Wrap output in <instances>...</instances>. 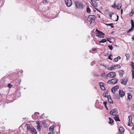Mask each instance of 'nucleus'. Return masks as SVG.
<instances>
[{"label":"nucleus","mask_w":134,"mask_h":134,"mask_svg":"<svg viewBox=\"0 0 134 134\" xmlns=\"http://www.w3.org/2000/svg\"><path fill=\"white\" fill-rule=\"evenodd\" d=\"M96 31L97 32V34L96 35V36H97L99 38H103L104 37V35L105 34L103 32L98 30L97 29L96 30Z\"/></svg>","instance_id":"1"},{"label":"nucleus","mask_w":134,"mask_h":134,"mask_svg":"<svg viewBox=\"0 0 134 134\" xmlns=\"http://www.w3.org/2000/svg\"><path fill=\"white\" fill-rule=\"evenodd\" d=\"M94 15H90L89 16L88 19V21L90 23V24H92V23H94L95 20V19L94 17Z\"/></svg>","instance_id":"2"},{"label":"nucleus","mask_w":134,"mask_h":134,"mask_svg":"<svg viewBox=\"0 0 134 134\" xmlns=\"http://www.w3.org/2000/svg\"><path fill=\"white\" fill-rule=\"evenodd\" d=\"M118 113L117 109L116 108L111 110L110 112V114L114 116L118 115Z\"/></svg>","instance_id":"3"},{"label":"nucleus","mask_w":134,"mask_h":134,"mask_svg":"<svg viewBox=\"0 0 134 134\" xmlns=\"http://www.w3.org/2000/svg\"><path fill=\"white\" fill-rule=\"evenodd\" d=\"M76 8L79 9H83L85 7V5H84L79 2L76 3Z\"/></svg>","instance_id":"4"},{"label":"nucleus","mask_w":134,"mask_h":134,"mask_svg":"<svg viewBox=\"0 0 134 134\" xmlns=\"http://www.w3.org/2000/svg\"><path fill=\"white\" fill-rule=\"evenodd\" d=\"M116 75L114 72H111L108 73L107 75V77L113 78L116 76Z\"/></svg>","instance_id":"5"},{"label":"nucleus","mask_w":134,"mask_h":134,"mask_svg":"<svg viewBox=\"0 0 134 134\" xmlns=\"http://www.w3.org/2000/svg\"><path fill=\"white\" fill-rule=\"evenodd\" d=\"M65 3L67 6L68 7L70 6L72 4L71 0H65Z\"/></svg>","instance_id":"6"},{"label":"nucleus","mask_w":134,"mask_h":134,"mask_svg":"<svg viewBox=\"0 0 134 134\" xmlns=\"http://www.w3.org/2000/svg\"><path fill=\"white\" fill-rule=\"evenodd\" d=\"M119 88V86L117 85L112 87L111 89V90L112 93L114 94L116 90Z\"/></svg>","instance_id":"7"},{"label":"nucleus","mask_w":134,"mask_h":134,"mask_svg":"<svg viewBox=\"0 0 134 134\" xmlns=\"http://www.w3.org/2000/svg\"><path fill=\"white\" fill-rule=\"evenodd\" d=\"M30 132L32 134H37V132L36 131V129L34 127H31L30 129Z\"/></svg>","instance_id":"8"},{"label":"nucleus","mask_w":134,"mask_h":134,"mask_svg":"<svg viewBox=\"0 0 134 134\" xmlns=\"http://www.w3.org/2000/svg\"><path fill=\"white\" fill-rule=\"evenodd\" d=\"M119 95L121 97H123L125 95L124 92L122 90H120L119 91Z\"/></svg>","instance_id":"9"},{"label":"nucleus","mask_w":134,"mask_h":134,"mask_svg":"<svg viewBox=\"0 0 134 134\" xmlns=\"http://www.w3.org/2000/svg\"><path fill=\"white\" fill-rule=\"evenodd\" d=\"M121 82L124 85H126L127 82V78H125L124 79H121Z\"/></svg>","instance_id":"10"},{"label":"nucleus","mask_w":134,"mask_h":134,"mask_svg":"<svg viewBox=\"0 0 134 134\" xmlns=\"http://www.w3.org/2000/svg\"><path fill=\"white\" fill-rule=\"evenodd\" d=\"M114 119L116 121H120V120L119 118V115H115V116L114 117Z\"/></svg>","instance_id":"11"},{"label":"nucleus","mask_w":134,"mask_h":134,"mask_svg":"<svg viewBox=\"0 0 134 134\" xmlns=\"http://www.w3.org/2000/svg\"><path fill=\"white\" fill-rule=\"evenodd\" d=\"M112 84H115L117 82L118 79H114L111 80Z\"/></svg>","instance_id":"12"},{"label":"nucleus","mask_w":134,"mask_h":134,"mask_svg":"<svg viewBox=\"0 0 134 134\" xmlns=\"http://www.w3.org/2000/svg\"><path fill=\"white\" fill-rule=\"evenodd\" d=\"M119 74L120 76L122 77L123 75L124 74V72L122 70H120L119 71Z\"/></svg>","instance_id":"13"},{"label":"nucleus","mask_w":134,"mask_h":134,"mask_svg":"<svg viewBox=\"0 0 134 134\" xmlns=\"http://www.w3.org/2000/svg\"><path fill=\"white\" fill-rule=\"evenodd\" d=\"M91 2H92V4H93V6L95 7H97V4L96 2L94 1L91 0Z\"/></svg>","instance_id":"14"},{"label":"nucleus","mask_w":134,"mask_h":134,"mask_svg":"<svg viewBox=\"0 0 134 134\" xmlns=\"http://www.w3.org/2000/svg\"><path fill=\"white\" fill-rule=\"evenodd\" d=\"M121 5L120 4H118L116 6V8L117 9L119 10L121 8Z\"/></svg>","instance_id":"15"},{"label":"nucleus","mask_w":134,"mask_h":134,"mask_svg":"<svg viewBox=\"0 0 134 134\" xmlns=\"http://www.w3.org/2000/svg\"><path fill=\"white\" fill-rule=\"evenodd\" d=\"M114 67L115 68V69H117V68H120L121 66L119 64H118L116 65H114Z\"/></svg>","instance_id":"16"},{"label":"nucleus","mask_w":134,"mask_h":134,"mask_svg":"<svg viewBox=\"0 0 134 134\" xmlns=\"http://www.w3.org/2000/svg\"><path fill=\"white\" fill-rule=\"evenodd\" d=\"M109 119L110 120L109 122L110 124H113L114 122V121L111 118L109 117Z\"/></svg>","instance_id":"17"},{"label":"nucleus","mask_w":134,"mask_h":134,"mask_svg":"<svg viewBox=\"0 0 134 134\" xmlns=\"http://www.w3.org/2000/svg\"><path fill=\"white\" fill-rule=\"evenodd\" d=\"M106 94V93H104L103 94V96L105 97H107L108 98H110V95H108V96H107Z\"/></svg>","instance_id":"18"},{"label":"nucleus","mask_w":134,"mask_h":134,"mask_svg":"<svg viewBox=\"0 0 134 134\" xmlns=\"http://www.w3.org/2000/svg\"><path fill=\"white\" fill-rule=\"evenodd\" d=\"M124 130L122 127H120L119 128V130L120 131L121 133L123 132L124 131Z\"/></svg>","instance_id":"19"},{"label":"nucleus","mask_w":134,"mask_h":134,"mask_svg":"<svg viewBox=\"0 0 134 134\" xmlns=\"http://www.w3.org/2000/svg\"><path fill=\"white\" fill-rule=\"evenodd\" d=\"M127 95L128 99L130 100L131 98L132 97V96L131 95V94L130 93H128L127 94Z\"/></svg>","instance_id":"20"},{"label":"nucleus","mask_w":134,"mask_h":134,"mask_svg":"<svg viewBox=\"0 0 134 134\" xmlns=\"http://www.w3.org/2000/svg\"><path fill=\"white\" fill-rule=\"evenodd\" d=\"M134 13V9H131V12L130 13V16H132L133 14Z\"/></svg>","instance_id":"21"},{"label":"nucleus","mask_w":134,"mask_h":134,"mask_svg":"<svg viewBox=\"0 0 134 134\" xmlns=\"http://www.w3.org/2000/svg\"><path fill=\"white\" fill-rule=\"evenodd\" d=\"M2 96V99H5L7 97V96L6 95L4 94V95H2V96Z\"/></svg>","instance_id":"22"},{"label":"nucleus","mask_w":134,"mask_h":134,"mask_svg":"<svg viewBox=\"0 0 134 134\" xmlns=\"http://www.w3.org/2000/svg\"><path fill=\"white\" fill-rule=\"evenodd\" d=\"M120 96L118 94H115L114 95V97L116 99H119L120 98Z\"/></svg>","instance_id":"23"},{"label":"nucleus","mask_w":134,"mask_h":134,"mask_svg":"<svg viewBox=\"0 0 134 134\" xmlns=\"http://www.w3.org/2000/svg\"><path fill=\"white\" fill-rule=\"evenodd\" d=\"M108 101L111 104H113V101L111 99V98L110 97V98H108Z\"/></svg>","instance_id":"24"},{"label":"nucleus","mask_w":134,"mask_h":134,"mask_svg":"<svg viewBox=\"0 0 134 134\" xmlns=\"http://www.w3.org/2000/svg\"><path fill=\"white\" fill-rule=\"evenodd\" d=\"M107 40L105 39H103L102 40L100 41H99V43H104L106 42Z\"/></svg>","instance_id":"25"},{"label":"nucleus","mask_w":134,"mask_h":134,"mask_svg":"<svg viewBox=\"0 0 134 134\" xmlns=\"http://www.w3.org/2000/svg\"><path fill=\"white\" fill-rule=\"evenodd\" d=\"M131 25L132 28H134V22L132 19L131 20Z\"/></svg>","instance_id":"26"},{"label":"nucleus","mask_w":134,"mask_h":134,"mask_svg":"<svg viewBox=\"0 0 134 134\" xmlns=\"http://www.w3.org/2000/svg\"><path fill=\"white\" fill-rule=\"evenodd\" d=\"M108 70H113L115 69V68L113 66H112L111 67L108 68Z\"/></svg>","instance_id":"27"},{"label":"nucleus","mask_w":134,"mask_h":134,"mask_svg":"<svg viewBox=\"0 0 134 134\" xmlns=\"http://www.w3.org/2000/svg\"><path fill=\"white\" fill-rule=\"evenodd\" d=\"M108 26H111V28H113L114 26L113 25V23H110L109 24H106Z\"/></svg>","instance_id":"28"},{"label":"nucleus","mask_w":134,"mask_h":134,"mask_svg":"<svg viewBox=\"0 0 134 134\" xmlns=\"http://www.w3.org/2000/svg\"><path fill=\"white\" fill-rule=\"evenodd\" d=\"M125 56H126V59H129L130 58V54H125Z\"/></svg>","instance_id":"29"},{"label":"nucleus","mask_w":134,"mask_h":134,"mask_svg":"<svg viewBox=\"0 0 134 134\" xmlns=\"http://www.w3.org/2000/svg\"><path fill=\"white\" fill-rule=\"evenodd\" d=\"M91 11V9L89 7H87V13H90Z\"/></svg>","instance_id":"30"},{"label":"nucleus","mask_w":134,"mask_h":134,"mask_svg":"<svg viewBox=\"0 0 134 134\" xmlns=\"http://www.w3.org/2000/svg\"><path fill=\"white\" fill-rule=\"evenodd\" d=\"M116 7V3L115 2H114V5L112 6V7L113 8H115Z\"/></svg>","instance_id":"31"},{"label":"nucleus","mask_w":134,"mask_h":134,"mask_svg":"<svg viewBox=\"0 0 134 134\" xmlns=\"http://www.w3.org/2000/svg\"><path fill=\"white\" fill-rule=\"evenodd\" d=\"M107 102H106V101H105V102H103V104H104V105L105 106V107H106V109H108V108H107Z\"/></svg>","instance_id":"32"},{"label":"nucleus","mask_w":134,"mask_h":134,"mask_svg":"<svg viewBox=\"0 0 134 134\" xmlns=\"http://www.w3.org/2000/svg\"><path fill=\"white\" fill-rule=\"evenodd\" d=\"M132 125H133V124H132V122H131L130 121H129V123L128 124V126H132Z\"/></svg>","instance_id":"33"},{"label":"nucleus","mask_w":134,"mask_h":134,"mask_svg":"<svg viewBox=\"0 0 134 134\" xmlns=\"http://www.w3.org/2000/svg\"><path fill=\"white\" fill-rule=\"evenodd\" d=\"M99 84L100 87L104 86V83L103 82H99Z\"/></svg>","instance_id":"34"},{"label":"nucleus","mask_w":134,"mask_h":134,"mask_svg":"<svg viewBox=\"0 0 134 134\" xmlns=\"http://www.w3.org/2000/svg\"><path fill=\"white\" fill-rule=\"evenodd\" d=\"M42 124L45 127H47V125L45 122H43Z\"/></svg>","instance_id":"35"},{"label":"nucleus","mask_w":134,"mask_h":134,"mask_svg":"<svg viewBox=\"0 0 134 134\" xmlns=\"http://www.w3.org/2000/svg\"><path fill=\"white\" fill-rule=\"evenodd\" d=\"M128 117L129 119V121L131 122L132 120V118L131 116H129Z\"/></svg>","instance_id":"36"},{"label":"nucleus","mask_w":134,"mask_h":134,"mask_svg":"<svg viewBox=\"0 0 134 134\" xmlns=\"http://www.w3.org/2000/svg\"><path fill=\"white\" fill-rule=\"evenodd\" d=\"M27 131L29 130L30 128V124H27Z\"/></svg>","instance_id":"37"},{"label":"nucleus","mask_w":134,"mask_h":134,"mask_svg":"<svg viewBox=\"0 0 134 134\" xmlns=\"http://www.w3.org/2000/svg\"><path fill=\"white\" fill-rule=\"evenodd\" d=\"M131 110L134 111V104H133L131 105Z\"/></svg>","instance_id":"38"},{"label":"nucleus","mask_w":134,"mask_h":134,"mask_svg":"<svg viewBox=\"0 0 134 134\" xmlns=\"http://www.w3.org/2000/svg\"><path fill=\"white\" fill-rule=\"evenodd\" d=\"M109 48L111 50H112L113 49V47L112 45H109L108 46Z\"/></svg>","instance_id":"39"},{"label":"nucleus","mask_w":134,"mask_h":134,"mask_svg":"<svg viewBox=\"0 0 134 134\" xmlns=\"http://www.w3.org/2000/svg\"><path fill=\"white\" fill-rule=\"evenodd\" d=\"M132 76L133 79H134V70H132Z\"/></svg>","instance_id":"40"},{"label":"nucleus","mask_w":134,"mask_h":134,"mask_svg":"<svg viewBox=\"0 0 134 134\" xmlns=\"http://www.w3.org/2000/svg\"><path fill=\"white\" fill-rule=\"evenodd\" d=\"M43 3L45 4H46L48 3V2L47 0H44L43 1Z\"/></svg>","instance_id":"41"},{"label":"nucleus","mask_w":134,"mask_h":134,"mask_svg":"<svg viewBox=\"0 0 134 134\" xmlns=\"http://www.w3.org/2000/svg\"><path fill=\"white\" fill-rule=\"evenodd\" d=\"M49 129L50 131H53L54 130V128H53L51 127H50L49 128Z\"/></svg>","instance_id":"42"},{"label":"nucleus","mask_w":134,"mask_h":134,"mask_svg":"<svg viewBox=\"0 0 134 134\" xmlns=\"http://www.w3.org/2000/svg\"><path fill=\"white\" fill-rule=\"evenodd\" d=\"M13 85L10 84V83H9L8 84V86L9 87V88H11V87Z\"/></svg>","instance_id":"43"},{"label":"nucleus","mask_w":134,"mask_h":134,"mask_svg":"<svg viewBox=\"0 0 134 134\" xmlns=\"http://www.w3.org/2000/svg\"><path fill=\"white\" fill-rule=\"evenodd\" d=\"M112 54H110L108 57V59L112 60V59L111 58V57L112 56Z\"/></svg>","instance_id":"44"},{"label":"nucleus","mask_w":134,"mask_h":134,"mask_svg":"<svg viewBox=\"0 0 134 134\" xmlns=\"http://www.w3.org/2000/svg\"><path fill=\"white\" fill-rule=\"evenodd\" d=\"M36 123L38 124L37 125L39 127V125H40V122L39 121H37L36 122Z\"/></svg>","instance_id":"45"},{"label":"nucleus","mask_w":134,"mask_h":134,"mask_svg":"<svg viewBox=\"0 0 134 134\" xmlns=\"http://www.w3.org/2000/svg\"><path fill=\"white\" fill-rule=\"evenodd\" d=\"M37 128H38V129H37L39 131H40L41 130V129L40 128V125H39V127L38 126V125H37Z\"/></svg>","instance_id":"46"},{"label":"nucleus","mask_w":134,"mask_h":134,"mask_svg":"<svg viewBox=\"0 0 134 134\" xmlns=\"http://www.w3.org/2000/svg\"><path fill=\"white\" fill-rule=\"evenodd\" d=\"M100 88L102 90H105V88L104 86L100 87Z\"/></svg>","instance_id":"47"},{"label":"nucleus","mask_w":134,"mask_h":134,"mask_svg":"<svg viewBox=\"0 0 134 134\" xmlns=\"http://www.w3.org/2000/svg\"><path fill=\"white\" fill-rule=\"evenodd\" d=\"M111 39L110 38H107V40L110 43H111L112 42L110 41Z\"/></svg>","instance_id":"48"},{"label":"nucleus","mask_w":134,"mask_h":134,"mask_svg":"<svg viewBox=\"0 0 134 134\" xmlns=\"http://www.w3.org/2000/svg\"><path fill=\"white\" fill-rule=\"evenodd\" d=\"M131 67L134 66V63L132 62H131Z\"/></svg>","instance_id":"49"},{"label":"nucleus","mask_w":134,"mask_h":134,"mask_svg":"<svg viewBox=\"0 0 134 134\" xmlns=\"http://www.w3.org/2000/svg\"><path fill=\"white\" fill-rule=\"evenodd\" d=\"M111 82V80H109L107 81V83L109 84H112Z\"/></svg>","instance_id":"50"},{"label":"nucleus","mask_w":134,"mask_h":134,"mask_svg":"<svg viewBox=\"0 0 134 134\" xmlns=\"http://www.w3.org/2000/svg\"><path fill=\"white\" fill-rule=\"evenodd\" d=\"M113 60H114V62H117L118 61V59L117 58H115Z\"/></svg>","instance_id":"51"},{"label":"nucleus","mask_w":134,"mask_h":134,"mask_svg":"<svg viewBox=\"0 0 134 134\" xmlns=\"http://www.w3.org/2000/svg\"><path fill=\"white\" fill-rule=\"evenodd\" d=\"M134 28H132V27H131V28L129 30H130V31H132L133 30Z\"/></svg>","instance_id":"52"},{"label":"nucleus","mask_w":134,"mask_h":134,"mask_svg":"<svg viewBox=\"0 0 134 134\" xmlns=\"http://www.w3.org/2000/svg\"><path fill=\"white\" fill-rule=\"evenodd\" d=\"M117 19L115 21H118V20L119 19V16L118 15H117Z\"/></svg>","instance_id":"53"},{"label":"nucleus","mask_w":134,"mask_h":134,"mask_svg":"<svg viewBox=\"0 0 134 134\" xmlns=\"http://www.w3.org/2000/svg\"><path fill=\"white\" fill-rule=\"evenodd\" d=\"M113 13H112L111 14H110L109 15V17L110 18H112V15H113Z\"/></svg>","instance_id":"54"},{"label":"nucleus","mask_w":134,"mask_h":134,"mask_svg":"<svg viewBox=\"0 0 134 134\" xmlns=\"http://www.w3.org/2000/svg\"><path fill=\"white\" fill-rule=\"evenodd\" d=\"M117 58L118 59V60L119 59H121V57L120 56H119L117 57Z\"/></svg>","instance_id":"55"},{"label":"nucleus","mask_w":134,"mask_h":134,"mask_svg":"<svg viewBox=\"0 0 134 134\" xmlns=\"http://www.w3.org/2000/svg\"><path fill=\"white\" fill-rule=\"evenodd\" d=\"M105 74L104 73H103V74H102V77H104V76H105Z\"/></svg>","instance_id":"56"},{"label":"nucleus","mask_w":134,"mask_h":134,"mask_svg":"<svg viewBox=\"0 0 134 134\" xmlns=\"http://www.w3.org/2000/svg\"><path fill=\"white\" fill-rule=\"evenodd\" d=\"M96 50H97V49L96 48H95V49L93 48L92 49L93 51H94Z\"/></svg>","instance_id":"57"},{"label":"nucleus","mask_w":134,"mask_h":134,"mask_svg":"<svg viewBox=\"0 0 134 134\" xmlns=\"http://www.w3.org/2000/svg\"><path fill=\"white\" fill-rule=\"evenodd\" d=\"M95 9L96 10H97V11H98L100 12H101L98 9H97L96 8H95Z\"/></svg>","instance_id":"58"},{"label":"nucleus","mask_w":134,"mask_h":134,"mask_svg":"<svg viewBox=\"0 0 134 134\" xmlns=\"http://www.w3.org/2000/svg\"><path fill=\"white\" fill-rule=\"evenodd\" d=\"M49 134H53V132H49Z\"/></svg>","instance_id":"59"},{"label":"nucleus","mask_w":134,"mask_h":134,"mask_svg":"<svg viewBox=\"0 0 134 134\" xmlns=\"http://www.w3.org/2000/svg\"><path fill=\"white\" fill-rule=\"evenodd\" d=\"M130 30H129L128 31H127V33H129L130 32Z\"/></svg>","instance_id":"60"},{"label":"nucleus","mask_w":134,"mask_h":134,"mask_svg":"<svg viewBox=\"0 0 134 134\" xmlns=\"http://www.w3.org/2000/svg\"><path fill=\"white\" fill-rule=\"evenodd\" d=\"M122 12H123L122 10V9H121V14H122Z\"/></svg>","instance_id":"61"},{"label":"nucleus","mask_w":134,"mask_h":134,"mask_svg":"<svg viewBox=\"0 0 134 134\" xmlns=\"http://www.w3.org/2000/svg\"><path fill=\"white\" fill-rule=\"evenodd\" d=\"M132 39L133 40H134V36H133V37H132Z\"/></svg>","instance_id":"62"},{"label":"nucleus","mask_w":134,"mask_h":134,"mask_svg":"<svg viewBox=\"0 0 134 134\" xmlns=\"http://www.w3.org/2000/svg\"><path fill=\"white\" fill-rule=\"evenodd\" d=\"M108 91H106V92L105 93H106V94H108Z\"/></svg>","instance_id":"63"},{"label":"nucleus","mask_w":134,"mask_h":134,"mask_svg":"<svg viewBox=\"0 0 134 134\" xmlns=\"http://www.w3.org/2000/svg\"><path fill=\"white\" fill-rule=\"evenodd\" d=\"M5 103H6V102L5 101H4L3 104H5Z\"/></svg>","instance_id":"64"}]
</instances>
